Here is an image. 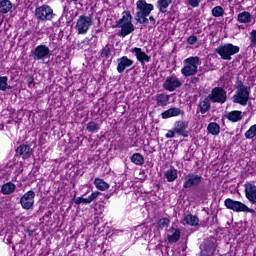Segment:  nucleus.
<instances>
[{"instance_id": "nucleus-38", "label": "nucleus", "mask_w": 256, "mask_h": 256, "mask_svg": "<svg viewBox=\"0 0 256 256\" xmlns=\"http://www.w3.org/2000/svg\"><path fill=\"white\" fill-rule=\"evenodd\" d=\"M246 139H255L256 137V124L252 125L246 132H245Z\"/></svg>"}, {"instance_id": "nucleus-10", "label": "nucleus", "mask_w": 256, "mask_h": 256, "mask_svg": "<svg viewBox=\"0 0 256 256\" xmlns=\"http://www.w3.org/2000/svg\"><path fill=\"white\" fill-rule=\"evenodd\" d=\"M208 98L212 103H220L223 105L227 101V91L223 87H215L212 89Z\"/></svg>"}, {"instance_id": "nucleus-34", "label": "nucleus", "mask_w": 256, "mask_h": 256, "mask_svg": "<svg viewBox=\"0 0 256 256\" xmlns=\"http://www.w3.org/2000/svg\"><path fill=\"white\" fill-rule=\"evenodd\" d=\"M131 162L134 163V165L141 166L145 163V157H143L141 153H134L131 156Z\"/></svg>"}, {"instance_id": "nucleus-26", "label": "nucleus", "mask_w": 256, "mask_h": 256, "mask_svg": "<svg viewBox=\"0 0 256 256\" xmlns=\"http://www.w3.org/2000/svg\"><path fill=\"white\" fill-rule=\"evenodd\" d=\"M173 3V0H158L156 7L160 13H167V9H169V5Z\"/></svg>"}, {"instance_id": "nucleus-21", "label": "nucleus", "mask_w": 256, "mask_h": 256, "mask_svg": "<svg viewBox=\"0 0 256 256\" xmlns=\"http://www.w3.org/2000/svg\"><path fill=\"white\" fill-rule=\"evenodd\" d=\"M198 110L200 111L201 115H205L207 111L211 110V99L209 96L199 101Z\"/></svg>"}, {"instance_id": "nucleus-30", "label": "nucleus", "mask_w": 256, "mask_h": 256, "mask_svg": "<svg viewBox=\"0 0 256 256\" xmlns=\"http://www.w3.org/2000/svg\"><path fill=\"white\" fill-rule=\"evenodd\" d=\"M170 96L168 94H158L156 96V102L159 107H165L169 104Z\"/></svg>"}, {"instance_id": "nucleus-22", "label": "nucleus", "mask_w": 256, "mask_h": 256, "mask_svg": "<svg viewBox=\"0 0 256 256\" xmlns=\"http://www.w3.org/2000/svg\"><path fill=\"white\" fill-rule=\"evenodd\" d=\"M183 115L182 110L177 107L170 108L162 113V119H171V117H179Z\"/></svg>"}, {"instance_id": "nucleus-25", "label": "nucleus", "mask_w": 256, "mask_h": 256, "mask_svg": "<svg viewBox=\"0 0 256 256\" xmlns=\"http://www.w3.org/2000/svg\"><path fill=\"white\" fill-rule=\"evenodd\" d=\"M237 21H238V23L247 25V24L251 23V21H253V16H251V13H249L248 11H243L238 14Z\"/></svg>"}, {"instance_id": "nucleus-35", "label": "nucleus", "mask_w": 256, "mask_h": 256, "mask_svg": "<svg viewBox=\"0 0 256 256\" xmlns=\"http://www.w3.org/2000/svg\"><path fill=\"white\" fill-rule=\"evenodd\" d=\"M8 81L9 78L7 76H0V91H7V89H11Z\"/></svg>"}, {"instance_id": "nucleus-19", "label": "nucleus", "mask_w": 256, "mask_h": 256, "mask_svg": "<svg viewBox=\"0 0 256 256\" xmlns=\"http://www.w3.org/2000/svg\"><path fill=\"white\" fill-rule=\"evenodd\" d=\"M181 239V230L179 228L170 227L167 230V241L168 243H177Z\"/></svg>"}, {"instance_id": "nucleus-37", "label": "nucleus", "mask_w": 256, "mask_h": 256, "mask_svg": "<svg viewBox=\"0 0 256 256\" xmlns=\"http://www.w3.org/2000/svg\"><path fill=\"white\" fill-rule=\"evenodd\" d=\"M211 14L213 15V17H223V15H225V9H223V7L221 6H215L211 10Z\"/></svg>"}, {"instance_id": "nucleus-11", "label": "nucleus", "mask_w": 256, "mask_h": 256, "mask_svg": "<svg viewBox=\"0 0 256 256\" xmlns=\"http://www.w3.org/2000/svg\"><path fill=\"white\" fill-rule=\"evenodd\" d=\"M249 95H251V89L248 90H236L232 97L233 103L241 105L242 107H247L249 103Z\"/></svg>"}, {"instance_id": "nucleus-1", "label": "nucleus", "mask_w": 256, "mask_h": 256, "mask_svg": "<svg viewBox=\"0 0 256 256\" xmlns=\"http://www.w3.org/2000/svg\"><path fill=\"white\" fill-rule=\"evenodd\" d=\"M155 9V6L153 4L147 3L145 0H138L136 2V15H135V21L139 23L140 25H149V17L151 15V11Z\"/></svg>"}, {"instance_id": "nucleus-12", "label": "nucleus", "mask_w": 256, "mask_h": 256, "mask_svg": "<svg viewBox=\"0 0 256 256\" xmlns=\"http://www.w3.org/2000/svg\"><path fill=\"white\" fill-rule=\"evenodd\" d=\"M20 205L22 209H25V211L32 209L33 205H35V191L29 190L28 192L24 193V195L20 198Z\"/></svg>"}, {"instance_id": "nucleus-47", "label": "nucleus", "mask_w": 256, "mask_h": 256, "mask_svg": "<svg viewBox=\"0 0 256 256\" xmlns=\"http://www.w3.org/2000/svg\"><path fill=\"white\" fill-rule=\"evenodd\" d=\"M74 203H76V205H81V203H83V197H77L74 200Z\"/></svg>"}, {"instance_id": "nucleus-6", "label": "nucleus", "mask_w": 256, "mask_h": 256, "mask_svg": "<svg viewBox=\"0 0 256 256\" xmlns=\"http://www.w3.org/2000/svg\"><path fill=\"white\" fill-rule=\"evenodd\" d=\"M93 25V18L91 16L81 15L76 22V31L78 35H86Z\"/></svg>"}, {"instance_id": "nucleus-43", "label": "nucleus", "mask_w": 256, "mask_h": 256, "mask_svg": "<svg viewBox=\"0 0 256 256\" xmlns=\"http://www.w3.org/2000/svg\"><path fill=\"white\" fill-rule=\"evenodd\" d=\"M99 195H101V192H93L90 196H88V199H90V202L93 203V201H95Z\"/></svg>"}, {"instance_id": "nucleus-45", "label": "nucleus", "mask_w": 256, "mask_h": 256, "mask_svg": "<svg viewBox=\"0 0 256 256\" xmlns=\"http://www.w3.org/2000/svg\"><path fill=\"white\" fill-rule=\"evenodd\" d=\"M187 43H189V45H195V43H197V36L192 35L187 39Z\"/></svg>"}, {"instance_id": "nucleus-39", "label": "nucleus", "mask_w": 256, "mask_h": 256, "mask_svg": "<svg viewBox=\"0 0 256 256\" xmlns=\"http://www.w3.org/2000/svg\"><path fill=\"white\" fill-rule=\"evenodd\" d=\"M170 223L171 220H169V218H161L158 220L157 227L158 229H166V227H169Z\"/></svg>"}, {"instance_id": "nucleus-23", "label": "nucleus", "mask_w": 256, "mask_h": 256, "mask_svg": "<svg viewBox=\"0 0 256 256\" xmlns=\"http://www.w3.org/2000/svg\"><path fill=\"white\" fill-rule=\"evenodd\" d=\"M225 117L228 121H232V123H237V121H241V119H243V112L239 110H233L231 112H228Z\"/></svg>"}, {"instance_id": "nucleus-5", "label": "nucleus", "mask_w": 256, "mask_h": 256, "mask_svg": "<svg viewBox=\"0 0 256 256\" xmlns=\"http://www.w3.org/2000/svg\"><path fill=\"white\" fill-rule=\"evenodd\" d=\"M203 183V176L195 172H190L184 176L183 189H193Z\"/></svg>"}, {"instance_id": "nucleus-52", "label": "nucleus", "mask_w": 256, "mask_h": 256, "mask_svg": "<svg viewBox=\"0 0 256 256\" xmlns=\"http://www.w3.org/2000/svg\"><path fill=\"white\" fill-rule=\"evenodd\" d=\"M13 251H15V246H12Z\"/></svg>"}, {"instance_id": "nucleus-4", "label": "nucleus", "mask_w": 256, "mask_h": 256, "mask_svg": "<svg viewBox=\"0 0 256 256\" xmlns=\"http://www.w3.org/2000/svg\"><path fill=\"white\" fill-rule=\"evenodd\" d=\"M224 206L226 209H230V211H234L235 213H255V210L249 208L241 201L233 200L231 198H227L224 201Z\"/></svg>"}, {"instance_id": "nucleus-32", "label": "nucleus", "mask_w": 256, "mask_h": 256, "mask_svg": "<svg viewBox=\"0 0 256 256\" xmlns=\"http://www.w3.org/2000/svg\"><path fill=\"white\" fill-rule=\"evenodd\" d=\"M13 9V3L9 0H2L0 1V13L7 14Z\"/></svg>"}, {"instance_id": "nucleus-24", "label": "nucleus", "mask_w": 256, "mask_h": 256, "mask_svg": "<svg viewBox=\"0 0 256 256\" xmlns=\"http://www.w3.org/2000/svg\"><path fill=\"white\" fill-rule=\"evenodd\" d=\"M15 189H17V186L13 182H7L1 186L0 193L2 195H13Z\"/></svg>"}, {"instance_id": "nucleus-28", "label": "nucleus", "mask_w": 256, "mask_h": 256, "mask_svg": "<svg viewBox=\"0 0 256 256\" xmlns=\"http://www.w3.org/2000/svg\"><path fill=\"white\" fill-rule=\"evenodd\" d=\"M164 177L167 179L168 183H173L178 177L177 169H175V167H170V169L166 171Z\"/></svg>"}, {"instance_id": "nucleus-46", "label": "nucleus", "mask_w": 256, "mask_h": 256, "mask_svg": "<svg viewBox=\"0 0 256 256\" xmlns=\"http://www.w3.org/2000/svg\"><path fill=\"white\" fill-rule=\"evenodd\" d=\"M175 133V130H169L165 135L166 139H173V137H175Z\"/></svg>"}, {"instance_id": "nucleus-9", "label": "nucleus", "mask_w": 256, "mask_h": 256, "mask_svg": "<svg viewBox=\"0 0 256 256\" xmlns=\"http://www.w3.org/2000/svg\"><path fill=\"white\" fill-rule=\"evenodd\" d=\"M35 16L38 21H51L55 14L53 13V8L49 5H42L36 8Z\"/></svg>"}, {"instance_id": "nucleus-7", "label": "nucleus", "mask_w": 256, "mask_h": 256, "mask_svg": "<svg viewBox=\"0 0 256 256\" xmlns=\"http://www.w3.org/2000/svg\"><path fill=\"white\" fill-rule=\"evenodd\" d=\"M31 53L34 61H45V59H49V57H51V50L49 49V46L45 44L36 46Z\"/></svg>"}, {"instance_id": "nucleus-48", "label": "nucleus", "mask_w": 256, "mask_h": 256, "mask_svg": "<svg viewBox=\"0 0 256 256\" xmlns=\"http://www.w3.org/2000/svg\"><path fill=\"white\" fill-rule=\"evenodd\" d=\"M82 203H84V205H89L91 203V200L89 199V197L82 198Z\"/></svg>"}, {"instance_id": "nucleus-15", "label": "nucleus", "mask_w": 256, "mask_h": 256, "mask_svg": "<svg viewBox=\"0 0 256 256\" xmlns=\"http://www.w3.org/2000/svg\"><path fill=\"white\" fill-rule=\"evenodd\" d=\"M33 155V148L30 145L22 144L16 148V156L24 160L30 159Z\"/></svg>"}, {"instance_id": "nucleus-33", "label": "nucleus", "mask_w": 256, "mask_h": 256, "mask_svg": "<svg viewBox=\"0 0 256 256\" xmlns=\"http://www.w3.org/2000/svg\"><path fill=\"white\" fill-rule=\"evenodd\" d=\"M94 185L96 189H99V191H107V189H109V183L105 182L101 178H96L94 180Z\"/></svg>"}, {"instance_id": "nucleus-36", "label": "nucleus", "mask_w": 256, "mask_h": 256, "mask_svg": "<svg viewBox=\"0 0 256 256\" xmlns=\"http://www.w3.org/2000/svg\"><path fill=\"white\" fill-rule=\"evenodd\" d=\"M87 131L89 133H98L99 132V124H97V122L95 121H91L87 124V127H86Z\"/></svg>"}, {"instance_id": "nucleus-40", "label": "nucleus", "mask_w": 256, "mask_h": 256, "mask_svg": "<svg viewBox=\"0 0 256 256\" xmlns=\"http://www.w3.org/2000/svg\"><path fill=\"white\" fill-rule=\"evenodd\" d=\"M250 47H256V30L250 32Z\"/></svg>"}, {"instance_id": "nucleus-2", "label": "nucleus", "mask_w": 256, "mask_h": 256, "mask_svg": "<svg viewBox=\"0 0 256 256\" xmlns=\"http://www.w3.org/2000/svg\"><path fill=\"white\" fill-rule=\"evenodd\" d=\"M199 65H201V58H199V56L188 57L183 60L181 74L183 77H193V75H197Z\"/></svg>"}, {"instance_id": "nucleus-41", "label": "nucleus", "mask_w": 256, "mask_h": 256, "mask_svg": "<svg viewBox=\"0 0 256 256\" xmlns=\"http://www.w3.org/2000/svg\"><path fill=\"white\" fill-rule=\"evenodd\" d=\"M250 88L245 86V84L243 83V81H238L236 84V91H245V90H249Z\"/></svg>"}, {"instance_id": "nucleus-31", "label": "nucleus", "mask_w": 256, "mask_h": 256, "mask_svg": "<svg viewBox=\"0 0 256 256\" xmlns=\"http://www.w3.org/2000/svg\"><path fill=\"white\" fill-rule=\"evenodd\" d=\"M207 131L210 135H219L221 133V126L217 122H211L207 126Z\"/></svg>"}, {"instance_id": "nucleus-50", "label": "nucleus", "mask_w": 256, "mask_h": 256, "mask_svg": "<svg viewBox=\"0 0 256 256\" xmlns=\"http://www.w3.org/2000/svg\"><path fill=\"white\" fill-rule=\"evenodd\" d=\"M197 81H199V78H197V77H194V78L192 79V83H197Z\"/></svg>"}, {"instance_id": "nucleus-27", "label": "nucleus", "mask_w": 256, "mask_h": 256, "mask_svg": "<svg viewBox=\"0 0 256 256\" xmlns=\"http://www.w3.org/2000/svg\"><path fill=\"white\" fill-rule=\"evenodd\" d=\"M131 19H133L131 12L124 11L122 18L116 23V25H132L133 22H131Z\"/></svg>"}, {"instance_id": "nucleus-51", "label": "nucleus", "mask_w": 256, "mask_h": 256, "mask_svg": "<svg viewBox=\"0 0 256 256\" xmlns=\"http://www.w3.org/2000/svg\"><path fill=\"white\" fill-rule=\"evenodd\" d=\"M4 127L5 126L3 124H0V131H3Z\"/></svg>"}, {"instance_id": "nucleus-49", "label": "nucleus", "mask_w": 256, "mask_h": 256, "mask_svg": "<svg viewBox=\"0 0 256 256\" xmlns=\"http://www.w3.org/2000/svg\"><path fill=\"white\" fill-rule=\"evenodd\" d=\"M147 19H148V24H149V21H151V23H155V17L149 16V18Z\"/></svg>"}, {"instance_id": "nucleus-16", "label": "nucleus", "mask_w": 256, "mask_h": 256, "mask_svg": "<svg viewBox=\"0 0 256 256\" xmlns=\"http://www.w3.org/2000/svg\"><path fill=\"white\" fill-rule=\"evenodd\" d=\"M117 72L118 73H125V69L129 67H133L135 61L129 59L127 56H122L121 58L117 59Z\"/></svg>"}, {"instance_id": "nucleus-17", "label": "nucleus", "mask_w": 256, "mask_h": 256, "mask_svg": "<svg viewBox=\"0 0 256 256\" xmlns=\"http://www.w3.org/2000/svg\"><path fill=\"white\" fill-rule=\"evenodd\" d=\"M246 199L252 204H256V185L247 182L244 184Z\"/></svg>"}, {"instance_id": "nucleus-20", "label": "nucleus", "mask_w": 256, "mask_h": 256, "mask_svg": "<svg viewBox=\"0 0 256 256\" xmlns=\"http://www.w3.org/2000/svg\"><path fill=\"white\" fill-rule=\"evenodd\" d=\"M116 27L121 29L118 32L119 37H127V35H130V33L135 31V26L133 24L116 25Z\"/></svg>"}, {"instance_id": "nucleus-8", "label": "nucleus", "mask_w": 256, "mask_h": 256, "mask_svg": "<svg viewBox=\"0 0 256 256\" xmlns=\"http://www.w3.org/2000/svg\"><path fill=\"white\" fill-rule=\"evenodd\" d=\"M200 249L202 256L213 255V253H215V249H217V239L213 236L206 238L200 245Z\"/></svg>"}, {"instance_id": "nucleus-44", "label": "nucleus", "mask_w": 256, "mask_h": 256, "mask_svg": "<svg viewBox=\"0 0 256 256\" xmlns=\"http://www.w3.org/2000/svg\"><path fill=\"white\" fill-rule=\"evenodd\" d=\"M102 57H105L106 59H109L110 55H111V50H109V48H104L102 50Z\"/></svg>"}, {"instance_id": "nucleus-18", "label": "nucleus", "mask_w": 256, "mask_h": 256, "mask_svg": "<svg viewBox=\"0 0 256 256\" xmlns=\"http://www.w3.org/2000/svg\"><path fill=\"white\" fill-rule=\"evenodd\" d=\"M189 127V122L186 121H177L174 124V131L177 135H180L181 137H189V132L187 131V128Z\"/></svg>"}, {"instance_id": "nucleus-13", "label": "nucleus", "mask_w": 256, "mask_h": 256, "mask_svg": "<svg viewBox=\"0 0 256 256\" xmlns=\"http://www.w3.org/2000/svg\"><path fill=\"white\" fill-rule=\"evenodd\" d=\"M183 85V82L175 75L169 76L166 78L163 88L165 91H176V89H179Z\"/></svg>"}, {"instance_id": "nucleus-29", "label": "nucleus", "mask_w": 256, "mask_h": 256, "mask_svg": "<svg viewBox=\"0 0 256 256\" xmlns=\"http://www.w3.org/2000/svg\"><path fill=\"white\" fill-rule=\"evenodd\" d=\"M184 222L186 225H190V227H197L199 225V218L195 215L188 214L184 217Z\"/></svg>"}, {"instance_id": "nucleus-14", "label": "nucleus", "mask_w": 256, "mask_h": 256, "mask_svg": "<svg viewBox=\"0 0 256 256\" xmlns=\"http://www.w3.org/2000/svg\"><path fill=\"white\" fill-rule=\"evenodd\" d=\"M130 53L136 57L137 61H139L141 65H145V63H149V61H151V56L147 55V53L139 47L131 48Z\"/></svg>"}, {"instance_id": "nucleus-42", "label": "nucleus", "mask_w": 256, "mask_h": 256, "mask_svg": "<svg viewBox=\"0 0 256 256\" xmlns=\"http://www.w3.org/2000/svg\"><path fill=\"white\" fill-rule=\"evenodd\" d=\"M201 1L203 0H188V5H190V7L197 8Z\"/></svg>"}, {"instance_id": "nucleus-3", "label": "nucleus", "mask_w": 256, "mask_h": 256, "mask_svg": "<svg viewBox=\"0 0 256 256\" xmlns=\"http://www.w3.org/2000/svg\"><path fill=\"white\" fill-rule=\"evenodd\" d=\"M239 51H241V48L231 43L220 45L215 49V53H217L223 61H231V57L237 55Z\"/></svg>"}]
</instances>
